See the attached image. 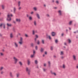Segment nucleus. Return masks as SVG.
I'll return each instance as SVG.
<instances>
[{
  "label": "nucleus",
  "instance_id": "20",
  "mask_svg": "<svg viewBox=\"0 0 78 78\" xmlns=\"http://www.w3.org/2000/svg\"><path fill=\"white\" fill-rule=\"evenodd\" d=\"M51 34H52V36H55V33L54 32H52L51 33Z\"/></svg>",
  "mask_w": 78,
  "mask_h": 78
},
{
  "label": "nucleus",
  "instance_id": "58",
  "mask_svg": "<svg viewBox=\"0 0 78 78\" xmlns=\"http://www.w3.org/2000/svg\"><path fill=\"white\" fill-rule=\"evenodd\" d=\"M35 33H37V30H35Z\"/></svg>",
  "mask_w": 78,
  "mask_h": 78
},
{
  "label": "nucleus",
  "instance_id": "39",
  "mask_svg": "<svg viewBox=\"0 0 78 78\" xmlns=\"http://www.w3.org/2000/svg\"><path fill=\"white\" fill-rule=\"evenodd\" d=\"M35 49L36 50H37V48H38L37 46H35Z\"/></svg>",
  "mask_w": 78,
  "mask_h": 78
},
{
  "label": "nucleus",
  "instance_id": "9",
  "mask_svg": "<svg viewBox=\"0 0 78 78\" xmlns=\"http://www.w3.org/2000/svg\"><path fill=\"white\" fill-rule=\"evenodd\" d=\"M2 26H4L3 28L5 29V24L4 23H2V24H1L0 25V26L2 27Z\"/></svg>",
  "mask_w": 78,
  "mask_h": 78
},
{
  "label": "nucleus",
  "instance_id": "57",
  "mask_svg": "<svg viewBox=\"0 0 78 78\" xmlns=\"http://www.w3.org/2000/svg\"><path fill=\"white\" fill-rule=\"evenodd\" d=\"M46 64L45 63H44V67H45V66H46Z\"/></svg>",
  "mask_w": 78,
  "mask_h": 78
},
{
  "label": "nucleus",
  "instance_id": "49",
  "mask_svg": "<svg viewBox=\"0 0 78 78\" xmlns=\"http://www.w3.org/2000/svg\"><path fill=\"white\" fill-rule=\"evenodd\" d=\"M18 9H19V10H20V9H21V7H19L18 8Z\"/></svg>",
  "mask_w": 78,
  "mask_h": 78
},
{
  "label": "nucleus",
  "instance_id": "41",
  "mask_svg": "<svg viewBox=\"0 0 78 78\" xmlns=\"http://www.w3.org/2000/svg\"><path fill=\"white\" fill-rule=\"evenodd\" d=\"M43 71L44 72H45V71H46V70H47V69L45 68H44L43 69Z\"/></svg>",
  "mask_w": 78,
  "mask_h": 78
},
{
  "label": "nucleus",
  "instance_id": "40",
  "mask_svg": "<svg viewBox=\"0 0 78 78\" xmlns=\"http://www.w3.org/2000/svg\"><path fill=\"white\" fill-rule=\"evenodd\" d=\"M48 64L49 66H50V64H51V63H50V62H48Z\"/></svg>",
  "mask_w": 78,
  "mask_h": 78
},
{
  "label": "nucleus",
  "instance_id": "5",
  "mask_svg": "<svg viewBox=\"0 0 78 78\" xmlns=\"http://www.w3.org/2000/svg\"><path fill=\"white\" fill-rule=\"evenodd\" d=\"M14 46L15 48H17L18 47H19V45H18L17 43L16 42L14 43Z\"/></svg>",
  "mask_w": 78,
  "mask_h": 78
},
{
  "label": "nucleus",
  "instance_id": "59",
  "mask_svg": "<svg viewBox=\"0 0 78 78\" xmlns=\"http://www.w3.org/2000/svg\"><path fill=\"white\" fill-rule=\"evenodd\" d=\"M13 23H16V21H13Z\"/></svg>",
  "mask_w": 78,
  "mask_h": 78
},
{
  "label": "nucleus",
  "instance_id": "21",
  "mask_svg": "<svg viewBox=\"0 0 78 78\" xmlns=\"http://www.w3.org/2000/svg\"><path fill=\"white\" fill-rule=\"evenodd\" d=\"M51 74H53L54 75H55V76H56V73H53V72H52V71H51Z\"/></svg>",
  "mask_w": 78,
  "mask_h": 78
},
{
  "label": "nucleus",
  "instance_id": "15",
  "mask_svg": "<svg viewBox=\"0 0 78 78\" xmlns=\"http://www.w3.org/2000/svg\"><path fill=\"white\" fill-rule=\"evenodd\" d=\"M44 49L43 48H41L40 50V51L41 53H42L44 51Z\"/></svg>",
  "mask_w": 78,
  "mask_h": 78
},
{
  "label": "nucleus",
  "instance_id": "34",
  "mask_svg": "<svg viewBox=\"0 0 78 78\" xmlns=\"http://www.w3.org/2000/svg\"><path fill=\"white\" fill-rule=\"evenodd\" d=\"M34 25H36V21H34Z\"/></svg>",
  "mask_w": 78,
  "mask_h": 78
},
{
  "label": "nucleus",
  "instance_id": "32",
  "mask_svg": "<svg viewBox=\"0 0 78 78\" xmlns=\"http://www.w3.org/2000/svg\"><path fill=\"white\" fill-rule=\"evenodd\" d=\"M32 34L33 35H34V34H35V32L34 31V30L32 31Z\"/></svg>",
  "mask_w": 78,
  "mask_h": 78
},
{
  "label": "nucleus",
  "instance_id": "6",
  "mask_svg": "<svg viewBox=\"0 0 78 78\" xmlns=\"http://www.w3.org/2000/svg\"><path fill=\"white\" fill-rule=\"evenodd\" d=\"M7 26L8 27H11L12 26V24L11 23H7Z\"/></svg>",
  "mask_w": 78,
  "mask_h": 78
},
{
  "label": "nucleus",
  "instance_id": "11",
  "mask_svg": "<svg viewBox=\"0 0 78 78\" xmlns=\"http://www.w3.org/2000/svg\"><path fill=\"white\" fill-rule=\"evenodd\" d=\"M35 37H36L35 38L34 40L35 41H36V40H37V39L39 37V36L37 35H36Z\"/></svg>",
  "mask_w": 78,
  "mask_h": 78
},
{
  "label": "nucleus",
  "instance_id": "60",
  "mask_svg": "<svg viewBox=\"0 0 78 78\" xmlns=\"http://www.w3.org/2000/svg\"><path fill=\"white\" fill-rule=\"evenodd\" d=\"M76 68H77V69H78V66H76Z\"/></svg>",
  "mask_w": 78,
  "mask_h": 78
},
{
  "label": "nucleus",
  "instance_id": "50",
  "mask_svg": "<svg viewBox=\"0 0 78 78\" xmlns=\"http://www.w3.org/2000/svg\"><path fill=\"white\" fill-rule=\"evenodd\" d=\"M18 35H19V36H21V34H20V33H18Z\"/></svg>",
  "mask_w": 78,
  "mask_h": 78
},
{
  "label": "nucleus",
  "instance_id": "2",
  "mask_svg": "<svg viewBox=\"0 0 78 78\" xmlns=\"http://www.w3.org/2000/svg\"><path fill=\"white\" fill-rule=\"evenodd\" d=\"M13 59L14 64H17V61H19V59L17 58H16V57H13Z\"/></svg>",
  "mask_w": 78,
  "mask_h": 78
},
{
  "label": "nucleus",
  "instance_id": "25",
  "mask_svg": "<svg viewBox=\"0 0 78 78\" xmlns=\"http://www.w3.org/2000/svg\"><path fill=\"white\" fill-rule=\"evenodd\" d=\"M29 19L30 20H32V19H33V18L31 16H29Z\"/></svg>",
  "mask_w": 78,
  "mask_h": 78
},
{
  "label": "nucleus",
  "instance_id": "27",
  "mask_svg": "<svg viewBox=\"0 0 78 78\" xmlns=\"http://www.w3.org/2000/svg\"><path fill=\"white\" fill-rule=\"evenodd\" d=\"M20 41H23V38L22 37H20Z\"/></svg>",
  "mask_w": 78,
  "mask_h": 78
},
{
  "label": "nucleus",
  "instance_id": "52",
  "mask_svg": "<svg viewBox=\"0 0 78 78\" xmlns=\"http://www.w3.org/2000/svg\"><path fill=\"white\" fill-rule=\"evenodd\" d=\"M64 57L63 56H62L61 57V58L62 59H63V58H64Z\"/></svg>",
  "mask_w": 78,
  "mask_h": 78
},
{
  "label": "nucleus",
  "instance_id": "64",
  "mask_svg": "<svg viewBox=\"0 0 78 78\" xmlns=\"http://www.w3.org/2000/svg\"><path fill=\"white\" fill-rule=\"evenodd\" d=\"M74 33H76V32H74Z\"/></svg>",
  "mask_w": 78,
  "mask_h": 78
},
{
  "label": "nucleus",
  "instance_id": "55",
  "mask_svg": "<svg viewBox=\"0 0 78 78\" xmlns=\"http://www.w3.org/2000/svg\"><path fill=\"white\" fill-rule=\"evenodd\" d=\"M56 3H59V2L58 1H56Z\"/></svg>",
  "mask_w": 78,
  "mask_h": 78
},
{
  "label": "nucleus",
  "instance_id": "13",
  "mask_svg": "<svg viewBox=\"0 0 78 78\" xmlns=\"http://www.w3.org/2000/svg\"><path fill=\"white\" fill-rule=\"evenodd\" d=\"M10 76L12 78H13V75H12V73L11 72H10Z\"/></svg>",
  "mask_w": 78,
  "mask_h": 78
},
{
  "label": "nucleus",
  "instance_id": "12",
  "mask_svg": "<svg viewBox=\"0 0 78 78\" xmlns=\"http://www.w3.org/2000/svg\"><path fill=\"white\" fill-rule=\"evenodd\" d=\"M58 12L60 16H61V15H62V12L61 11V10L58 11Z\"/></svg>",
  "mask_w": 78,
  "mask_h": 78
},
{
  "label": "nucleus",
  "instance_id": "24",
  "mask_svg": "<svg viewBox=\"0 0 78 78\" xmlns=\"http://www.w3.org/2000/svg\"><path fill=\"white\" fill-rule=\"evenodd\" d=\"M64 52L63 51H61L60 52V55H64Z\"/></svg>",
  "mask_w": 78,
  "mask_h": 78
},
{
  "label": "nucleus",
  "instance_id": "19",
  "mask_svg": "<svg viewBox=\"0 0 78 78\" xmlns=\"http://www.w3.org/2000/svg\"><path fill=\"white\" fill-rule=\"evenodd\" d=\"M10 37L11 38H12L13 37V34L11 33L10 34Z\"/></svg>",
  "mask_w": 78,
  "mask_h": 78
},
{
  "label": "nucleus",
  "instance_id": "38",
  "mask_svg": "<svg viewBox=\"0 0 78 78\" xmlns=\"http://www.w3.org/2000/svg\"><path fill=\"white\" fill-rule=\"evenodd\" d=\"M36 53V51H35L34 50H33V55H35V53Z\"/></svg>",
  "mask_w": 78,
  "mask_h": 78
},
{
  "label": "nucleus",
  "instance_id": "42",
  "mask_svg": "<svg viewBox=\"0 0 78 78\" xmlns=\"http://www.w3.org/2000/svg\"><path fill=\"white\" fill-rule=\"evenodd\" d=\"M31 46H32V47H33L34 46V44L31 43Z\"/></svg>",
  "mask_w": 78,
  "mask_h": 78
},
{
  "label": "nucleus",
  "instance_id": "62",
  "mask_svg": "<svg viewBox=\"0 0 78 78\" xmlns=\"http://www.w3.org/2000/svg\"><path fill=\"white\" fill-rule=\"evenodd\" d=\"M45 54H44L43 55V57H44V56H45Z\"/></svg>",
  "mask_w": 78,
  "mask_h": 78
},
{
  "label": "nucleus",
  "instance_id": "44",
  "mask_svg": "<svg viewBox=\"0 0 78 78\" xmlns=\"http://www.w3.org/2000/svg\"><path fill=\"white\" fill-rule=\"evenodd\" d=\"M46 16H47V17H50V15H49V14H47L46 15Z\"/></svg>",
  "mask_w": 78,
  "mask_h": 78
},
{
  "label": "nucleus",
  "instance_id": "16",
  "mask_svg": "<svg viewBox=\"0 0 78 78\" xmlns=\"http://www.w3.org/2000/svg\"><path fill=\"white\" fill-rule=\"evenodd\" d=\"M21 3V2H20V1H19L18 2V6H20V4Z\"/></svg>",
  "mask_w": 78,
  "mask_h": 78
},
{
  "label": "nucleus",
  "instance_id": "33",
  "mask_svg": "<svg viewBox=\"0 0 78 78\" xmlns=\"http://www.w3.org/2000/svg\"><path fill=\"white\" fill-rule=\"evenodd\" d=\"M3 69H4L3 67H2L0 68V70H3Z\"/></svg>",
  "mask_w": 78,
  "mask_h": 78
},
{
  "label": "nucleus",
  "instance_id": "14",
  "mask_svg": "<svg viewBox=\"0 0 78 78\" xmlns=\"http://www.w3.org/2000/svg\"><path fill=\"white\" fill-rule=\"evenodd\" d=\"M18 43L20 45H22V44H23V41H20Z\"/></svg>",
  "mask_w": 78,
  "mask_h": 78
},
{
  "label": "nucleus",
  "instance_id": "46",
  "mask_svg": "<svg viewBox=\"0 0 78 78\" xmlns=\"http://www.w3.org/2000/svg\"><path fill=\"white\" fill-rule=\"evenodd\" d=\"M25 36L26 37H28V35H27V34H26L25 35Z\"/></svg>",
  "mask_w": 78,
  "mask_h": 78
},
{
  "label": "nucleus",
  "instance_id": "35",
  "mask_svg": "<svg viewBox=\"0 0 78 78\" xmlns=\"http://www.w3.org/2000/svg\"><path fill=\"white\" fill-rule=\"evenodd\" d=\"M19 64H20V66L22 65V63L21 62H19Z\"/></svg>",
  "mask_w": 78,
  "mask_h": 78
},
{
  "label": "nucleus",
  "instance_id": "61",
  "mask_svg": "<svg viewBox=\"0 0 78 78\" xmlns=\"http://www.w3.org/2000/svg\"><path fill=\"white\" fill-rule=\"evenodd\" d=\"M64 45H66V43H64Z\"/></svg>",
  "mask_w": 78,
  "mask_h": 78
},
{
  "label": "nucleus",
  "instance_id": "10",
  "mask_svg": "<svg viewBox=\"0 0 78 78\" xmlns=\"http://www.w3.org/2000/svg\"><path fill=\"white\" fill-rule=\"evenodd\" d=\"M73 59H74V60L75 61V60H76V55H73Z\"/></svg>",
  "mask_w": 78,
  "mask_h": 78
},
{
  "label": "nucleus",
  "instance_id": "53",
  "mask_svg": "<svg viewBox=\"0 0 78 78\" xmlns=\"http://www.w3.org/2000/svg\"><path fill=\"white\" fill-rule=\"evenodd\" d=\"M48 37H49V39H50V40L51 39V37H50V36H49Z\"/></svg>",
  "mask_w": 78,
  "mask_h": 78
},
{
  "label": "nucleus",
  "instance_id": "29",
  "mask_svg": "<svg viewBox=\"0 0 78 78\" xmlns=\"http://www.w3.org/2000/svg\"><path fill=\"white\" fill-rule=\"evenodd\" d=\"M20 74L19 73H17L16 74V76L17 77V78H19V75H20Z\"/></svg>",
  "mask_w": 78,
  "mask_h": 78
},
{
  "label": "nucleus",
  "instance_id": "26",
  "mask_svg": "<svg viewBox=\"0 0 78 78\" xmlns=\"http://www.w3.org/2000/svg\"><path fill=\"white\" fill-rule=\"evenodd\" d=\"M30 57L32 58H34V55L33 54L32 55H31L30 56Z\"/></svg>",
  "mask_w": 78,
  "mask_h": 78
},
{
  "label": "nucleus",
  "instance_id": "4",
  "mask_svg": "<svg viewBox=\"0 0 78 78\" xmlns=\"http://www.w3.org/2000/svg\"><path fill=\"white\" fill-rule=\"evenodd\" d=\"M16 21L18 23H20L21 22V20L20 19L16 18Z\"/></svg>",
  "mask_w": 78,
  "mask_h": 78
},
{
  "label": "nucleus",
  "instance_id": "1",
  "mask_svg": "<svg viewBox=\"0 0 78 78\" xmlns=\"http://www.w3.org/2000/svg\"><path fill=\"white\" fill-rule=\"evenodd\" d=\"M11 17H12L13 15L12 14H9L7 15V20H8V21H11Z\"/></svg>",
  "mask_w": 78,
  "mask_h": 78
},
{
  "label": "nucleus",
  "instance_id": "63",
  "mask_svg": "<svg viewBox=\"0 0 78 78\" xmlns=\"http://www.w3.org/2000/svg\"><path fill=\"white\" fill-rule=\"evenodd\" d=\"M69 30H71V28L69 27Z\"/></svg>",
  "mask_w": 78,
  "mask_h": 78
},
{
  "label": "nucleus",
  "instance_id": "37",
  "mask_svg": "<svg viewBox=\"0 0 78 78\" xmlns=\"http://www.w3.org/2000/svg\"><path fill=\"white\" fill-rule=\"evenodd\" d=\"M34 11H37V8L34 7Z\"/></svg>",
  "mask_w": 78,
  "mask_h": 78
},
{
  "label": "nucleus",
  "instance_id": "23",
  "mask_svg": "<svg viewBox=\"0 0 78 78\" xmlns=\"http://www.w3.org/2000/svg\"><path fill=\"white\" fill-rule=\"evenodd\" d=\"M67 41H68V42L69 43V44H70L71 43V40L69 39H68L67 40Z\"/></svg>",
  "mask_w": 78,
  "mask_h": 78
},
{
  "label": "nucleus",
  "instance_id": "18",
  "mask_svg": "<svg viewBox=\"0 0 78 78\" xmlns=\"http://www.w3.org/2000/svg\"><path fill=\"white\" fill-rule=\"evenodd\" d=\"M34 62L35 64H38V61L37 60H35Z\"/></svg>",
  "mask_w": 78,
  "mask_h": 78
},
{
  "label": "nucleus",
  "instance_id": "30",
  "mask_svg": "<svg viewBox=\"0 0 78 78\" xmlns=\"http://www.w3.org/2000/svg\"><path fill=\"white\" fill-rule=\"evenodd\" d=\"M72 21H71L69 22V25H71V24H72Z\"/></svg>",
  "mask_w": 78,
  "mask_h": 78
},
{
  "label": "nucleus",
  "instance_id": "54",
  "mask_svg": "<svg viewBox=\"0 0 78 78\" xmlns=\"http://www.w3.org/2000/svg\"><path fill=\"white\" fill-rule=\"evenodd\" d=\"M33 13H34V12H32L30 14H33Z\"/></svg>",
  "mask_w": 78,
  "mask_h": 78
},
{
  "label": "nucleus",
  "instance_id": "8",
  "mask_svg": "<svg viewBox=\"0 0 78 78\" xmlns=\"http://www.w3.org/2000/svg\"><path fill=\"white\" fill-rule=\"evenodd\" d=\"M30 59H28L27 60V65L28 66H30Z\"/></svg>",
  "mask_w": 78,
  "mask_h": 78
},
{
  "label": "nucleus",
  "instance_id": "51",
  "mask_svg": "<svg viewBox=\"0 0 78 78\" xmlns=\"http://www.w3.org/2000/svg\"><path fill=\"white\" fill-rule=\"evenodd\" d=\"M44 53L45 55H47V51H45Z\"/></svg>",
  "mask_w": 78,
  "mask_h": 78
},
{
  "label": "nucleus",
  "instance_id": "17",
  "mask_svg": "<svg viewBox=\"0 0 78 78\" xmlns=\"http://www.w3.org/2000/svg\"><path fill=\"white\" fill-rule=\"evenodd\" d=\"M1 6L2 7V9H5V5H1Z\"/></svg>",
  "mask_w": 78,
  "mask_h": 78
},
{
  "label": "nucleus",
  "instance_id": "22",
  "mask_svg": "<svg viewBox=\"0 0 78 78\" xmlns=\"http://www.w3.org/2000/svg\"><path fill=\"white\" fill-rule=\"evenodd\" d=\"M13 11L14 13L16 11V8L15 7L13 8Z\"/></svg>",
  "mask_w": 78,
  "mask_h": 78
},
{
  "label": "nucleus",
  "instance_id": "28",
  "mask_svg": "<svg viewBox=\"0 0 78 78\" xmlns=\"http://www.w3.org/2000/svg\"><path fill=\"white\" fill-rule=\"evenodd\" d=\"M62 68L63 69H65V68H66V65H65L64 64L63 65Z\"/></svg>",
  "mask_w": 78,
  "mask_h": 78
},
{
  "label": "nucleus",
  "instance_id": "31",
  "mask_svg": "<svg viewBox=\"0 0 78 78\" xmlns=\"http://www.w3.org/2000/svg\"><path fill=\"white\" fill-rule=\"evenodd\" d=\"M37 44H38V45H39V44H40V41H37Z\"/></svg>",
  "mask_w": 78,
  "mask_h": 78
},
{
  "label": "nucleus",
  "instance_id": "36",
  "mask_svg": "<svg viewBox=\"0 0 78 78\" xmlns=\"http://www.w3.org/2000/svg\"><path fill=\"white\" fill-rule=\"evenodd\" d=\"M44 40H42V44H44Z\"/></svg>",
  "mask_w": 78,
  "mask_h": 78
},
{
  "label": "nucleus",
  "instance_id": "3",
  "mask_svg": "<svg viewBox=\"0 0 78 78\" xmlns=\"http://www.w3.org/2000/svg\"><path fill=\"white\" fill-rule=\"evenodd\" d=\"M26 72L29 75H30V72H31V71L30 70H29V68H28V67H27L26 68Z\"/></svg>",
  "mask_w": 78,
  "mask_h": 78
},
{
  "label": "nucleus",
  "instance_id": "7",
  "mask_svg": "<svg viewBox=\"0 0 78 78\" xmlns=\"http://www.w3.org/2000/svg\"><path fill=\"white\" fill-rule=\"evenodd\" d=\"M36 16L37 18L38 19H41V17H40V16L39 15V14L37 13V14H36Z\"/></svg>",
  "mask_w": 78,
  "mask_h": 78
},
{
  "label": "nucleus",
  "instance_id": "47",
  "mask_svg": "<svg viewBox=\"0 0 78 78\" xmlns=\"http://www.w3.org/2000/svg\"><path fill=\"white\" fill-rule=\"evenodd\" d=\"M1 56H3V53H1Z\"/></svg>",
  "mask_w": 78,
  "mask_h": 78
},
{
  "label": "nucleus",
  "instance_id": "48",
  "mask_svg": "<svg viewBox=\"0 0 78 78\" xmlns=\"http://www.w3.org/2000/svg\"><path fill=\"white\" fill-rule=\"evenodd\" d=\"M55 43H57V42H58V40H55Z\"/></svg>",
  "mask_w": 78,
  "mask_h": 78
},
{
  "label": "nucleus",
  "instance_id": "56",
  "mask_svg": "<svg viewBox=\"0 0 78 78\" xmlns=\"http://www.w3.org/2000/svg\"><path fill=\"white\" fill-rule=\"evenodd\" d=\"M3 73H4V72L3 71H2L1 72V74H3Z\"/></svg>",
  "mask_w": 78,
  "mask_h": 78
},
{
  "label": "nucleus",
  "instance_id": "45",
  "mask_svg": "<svg viewBox=\"0 0 78 78\" xmlns=\"http://www.w3.org/2000/svg\"><path fill=\"white\" fill-rule=\"evenodd\" d=\"M27 17H29V15L28 14H27Z\"/></svg>",
  "mask_w": 78,
  "mask_h": 78
},
{
  "label": "nucleus",
  "instance_id": "43",
  "mask_svg": "<svg viewBox=\"0 0 78 78\" xmlns=\"http://www.w3.org/2000/svg\"><path fill=\"white\" fill-rule=\"evenodd\" d=\"M51 50H53V47H51Z\"/></svg>",
  "mask_w": 78,
  "mask_h": 78
}]
</instances>
